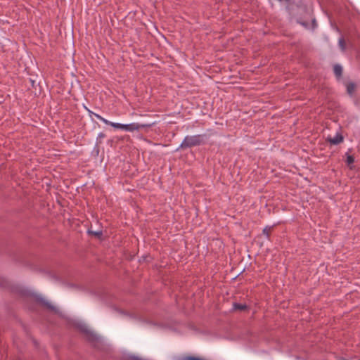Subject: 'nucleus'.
Segmentation results:
<instances>
[{
    "label": "nucleus",
    "instance_id": "17",
    "mask_svg": "<svg viewBox=\"0 0 360 360\" xmlns=\"http://www.w3.org/2000/svg\"><path fill=\"white\" fill-rule=\"evenodd\" d=\"M7 24H8V22H5L4 21H3L0 19V27H1L2 26L6 25Z\"/></svg>",
    "mask_w": 360,
    "mask_h": 360
},
{
    "label": "nucleus",
    "instance_id": "18",
    "mask_svg": "<svg viewBox=\"0 0 360 360\" xmlns=\"http://www.w3.org/2000/svg\"><path fill=\"white\" fill-rule=\"evenodd\" d=\"M312 25H313L314 27L316 25V19H314V18L312 20Z\"/></svg>",
    "mask_w": 360,
    "mask_h": 360
},
{
    "label": "nucleus",
    "instance_id": "1",
    "mask_svg": "<svg viewBox=\"0 0 360 360\" xmlns=\"http://www.w3.org/2000/svg\"><path fill=\"white\" fill-rule=\"evenodd\" d=\"M21 294L25 298L33 301L34 303L40 306L41 307L53 312L56 314L59 313L58 309L47 301L41 295L31 292L28 290H23L21 291Z\"/></svg>",
    "mask_w": 360,
    "mask_h": 360
},
{
    "label": "nucleus",
    "instance_id": "13",
    "mask_svg": "<svg viewBox=\"0 0 360 360\" xmlns=\"http://www.w3.org/2000/svg\"><path fill=\"white\" fill-rule=\"evenodd\" d=\"M339 46L340 47V49H342V51H345V49H346V43H345V41L343 38H340L339 39Z\"/></svg>",
    "mask_w": 360,
    "mask_h": 360
},
{
    "label": "nucleus",
    "instance_id": "14",
    "mask_svg": "<svg viewBox=\"0 0 360 360\" xmlns=\"http://www.w3.org/2000/svg\"><path fill=\"white\" fill-rule=\"evenodd\" d=\"M272 227L271 226H266L264 229H263V234L266 235L267 238L269 237L270 236V233H271V230Z\"/></svg>",
    "mask_w": 360,
    "mask_h": 360
},
{
    "label": "nucleus",
    "instance_id": "4",
    "mask_svg": "<svg viewBox=\"0 0 360 360\" xmlns=\"http://www.w3.org/2000/svg\"><path fill=\"white\" fill-rule=\"evenodd\" d=\"M75 327L80 333L85 335L86 339L89 342L92 343L98 342V336L93 331L89 330L86 325L78 323L75 324Z\"/></svg>",
    "mask_w": 360,
    "mask_h": 360
},
{
    "label": "nucleus",
    "instance_id": "20",
    "mask_svg": "<svg viewBox=\"0 0 360 360\" xmlns=\"http://www.w3.org/2000/svg\"><path fill=\"white\" fill-rule=\"evenodd\" d=\"M30 81H31V82H32V84L33 85L34 82L33 80H30Z\"/></svg>",
    "mask_w": 360,
    "mask_h": 360
},
{
    "label": "nucleus",
    "instance_id": "19",
    "mask_svg": "<svg viewBox=\"0 0 360 360\" xmlns=\"http://www.w3.org/2000/svg\"><path fill=\"white\" fill-rule=\"evenodd\" d=\"M153 122L152 120H145L143 122H142L141 123H147V122Z\"/></svg>",
    "mask_w": 360,
    "mask_h": 360
},
{
    "label": "nucleus",
    "instance_id": "5",
    "mask_svg": "<svg viewBox=\"0 0 360 360\" xmlns=\"http://www.w3.org/2000/svg\"><path fill=\"white\" fill-rule=\"evenodd\" d=\"M343 136L341 134H336V135L334 137H328L326 141L329 142L330 144L333 145H338L340 143L343 141Z\"/></svg>",
    "mask_w": 360,
    "mask_h": 360
},
{
    "label": "nucleus",
    "instance_id": "15",
    "mask_svg": "<svg viewBox=\"0 0 360 360\" xmlns=\"http://www.w3.org/2000/svg\"><path fill=\"white\" fill-rule=\"evenodd\" d=\"M105 136V134L103 133H100L98 135V137H97V141L98 142L101 143V139L104 138Z\"/></svg>",
    "mask_w": 360,
    "mask_h": 360
},
{
    "label": "nucleus",
    "instance_id": "7",
    "mask_svg": "<svg viewBox=\"0 0 360 360\" xmlns=\"http://www.w3.org/2000/svg\"><path fill=\"white\" fill-rule=\"evenodd\" d=\"M233 309L234 310L245 311L248 309V306L246 304L234 302L233 304Z\"/></svg>",
    "mask_w": 360,
    "mask_h": 360
},
{
    "label": "nucleus",
    "instance_id": "6",
    "mask_svg": "<svg viewBox=\"0 0 360 360\" xmlns=\"http://www.w3.org/2000/svg\"><path fill=\"white\" fill-rule=\"evenodd\" d=\"M333 72L338 79H341L342 76V68L339 64H335L333 66Z\"/></svg>",
    "mask_w": 360,
    "mask_h": 360
},
{
    "label": "nucleus",
    "instance_id": "9",
    "mask_svg": "<svg viewBox=\"0 0 360 360\" xmlns=\"http://www.w3.org/2000/svg\"><path fill=\"white\" fill-rule=\"evenodd\" d=\"M346 163L347 164L350 169H352V167L351 165L354 162V158L353 155H351L348 153H346Z\"/></svg>",
    "mask_w": 360,
    "mask_h": 360
},
{
    "label": "nucleus",
    "instance_id": "10",
    "mask_svg": "<svg viewBox=\"0 0 360 360\" xmlns=\"http://www.w3.org/2000/svg\"><path fill=\"white\" fill-rule=\"evenodd\" d=\"M88 233L89 235L94 236L97 238H101V236H103V232L101 230L94 231H92L91 229H89L88 230Z\"/></svg>",
    "mask_w": 360,
    "mask_h": 360
},
{
    "label": "nucleus",
    "instance_id": "11",
    "mask_svg": "<svg viewBox=\"0 0 360 360\" xmlns=\"http://www.w3.org/2000/svg\"><path fill=\"white\" fill-rule=\"evenodd\" d=\"M94 115L97 117V119L101 120L102 122H103L105 124L107 125H110V124L112 123V122L110 121H108V120L102 117L101 115H98V114H95L94 113Z\"/></svg>",
    "mask_w": 360,
    "mask_h": 360
},
{
    "label": "nucleus",
    "instance_id": "3",
    "mask_svg": "<svg viewBox=\"0 0 360 360\" xmlns=\"http://www.w3.org/2000/svg\"><path fill=\"white\" fill-rule=\"evenodd\" d=\"M205 137V134L187 136L184 138L181 145L177 148V150L200 146L202 143H203V139Z\"/></svg>",
    "mask_w": 360,
    "mask_h": 360
},
{
    "label": "nucleus",
    "instance_id": "8",
    "mask_svg": "<svg viewBox=\"0 0 360 360\" xmlns=\"http://www.w3.org/2000/svg\"><path fill=\"white\" fill-rule=\"evenodd\" d=\"M356 85L353 82H349L347 84V92L349 95H352L355 91Z\"/></svg>",
    "mask_w": 360,
    "mask_h": 360
},
{
    "label": "nucleus",
    "instance_id": "2",
    "mask_svg": "<svg viewBox=\"0 0 360 360\" xmlns=\"http://www.w3.org/2000/svg\"><path fill=\"white\" fill-rule=\"evenodd\" d=\"M155 124V122L147 123H131L127 124L112 122L110 126L115 129H123L127 131H139L140 129L150 128Z\"/></svg>",
    "mask_w": 360,
    "mask_h": 360
},
{
    "label": "nucleus",
    "instance_id": "16",
    "mask_svg": "<svg viewBox=\"0 0 360 360\" xmlns=\"http://www.w3.org/2000/svg\"><path fill=\"white\" fill-rule=\"evenodd\" d=\"M299 23H300L302 25H303L304 27H308V22H301V21H298Z\"/></svg>",
    "mask_w": 360,
    "mask_h": 360
},
{
    "label": "nucleus",
    "instance_id": "12",
    "mask_svg": "<svg viewBox=\"0 0 360 360\" xmlns=\"http://www.w3.org/2000/svg\"><path fill=\"white\" fill-rule=\"evenodd\" d=\"M181 360H205L198 356H188L184 357Z\"/></svg>",
    "mask_w": 360,
    "mask_h": 360
}]
</instances>
